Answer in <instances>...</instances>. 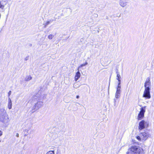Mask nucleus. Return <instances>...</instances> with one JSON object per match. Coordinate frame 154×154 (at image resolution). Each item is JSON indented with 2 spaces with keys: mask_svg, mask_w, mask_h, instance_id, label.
I'll list each match as a JSON object with an SVG mask.
<instances>
[{
  "mask_svg": "<svg viewBox=\"0 0 154 154\" xmlns=\"http://www.w3.org/2000/svg\"><path fill=\"white\" fill-rule=\"evenodd\" d=\"M81 74L79 72V70H78V72L76 73L75 77V80L76 81L80 77Z\"/></svg>",
  "mask_w": 154,
  "mask_h": 154,
  "instance_id": "7",
  "label": "nucleus"
},
{
  "mask_svg": "<svg viewBox=\"0 0 154 154\" xmlns=\"http://www.w3.org/2000/svg\"><path fill=\"white\" fill-rule=\"evenodd\" d=\"M137 139H138V140H142V139H141V137L140 136H138L137 137Z\"/></svg>",
  "mask_w": 154,
  "mask_h": 154,
  "instance_id": "18",
  "label": "nucleus"
},
{
  "mask_svg": "<svg viewBox=\"0 0 154 154\" xmlns=\"http://www.w3.org/2000/svg\"><path fill=\"white\" fill-rule=\"evenodd\" d=\"M120 92H119L118 91H116L115 94V97L116 99L119 98L120 96Z\"/></svg>",
  "mask_w": 154,
  "mask_h": 154,
  "instance_id": "11",
  "label": "nucleus"
},
{
  "mask_svg": "<svg viewBox=\"0 0 154 154\" xmlns=\"http://www.w3.org/2000/svg\"><path fill=\"white\" fill-rule=\"evenodd\" d=\"M141 149L137 146H132L128 149V152L131 153L132 152L139 153L141 152Z\"/></svg>",
  "mask_w": 154,
  "mask_h": 154,
  "instance_id": "4",
  "label": "nucleus"
},
{
  "mask_svg": "<svg viewBox=\"0 0 154 154\" xmlns=\"http://www.w3.org/2000/svg\"><path fill=\"white\" fill-rule=\"evenodd\" d=\"M12 103L11 100L10 98H8V107L9 109H10L12 108Z\"/></svg>",
  "mask_w": 154,
  "mask_h": 154,
  "instance_id": "8",
  "label": "nucleus"
},
{
  "mask_svg": "<svg viewBox=\"0 0 154 154\" xmlns=\"http://www.w3.org/2000/svg\"><path fill=\"white\" fill-rule=\"evenodd\" d=\"M11 91H9V92L8 93V95L9 96L11 95Z\"/></svg>",
  "mask_w": 154,
  "mask_h": 154,
  "instance_id": "20",
  "label": "nucleus"
},
{
  "mask_svg": "<svg viewBox=\"0 0 154 154\" xmlns=\"http://www.w3.org/2000/svg\"><path fill=\"white\" fill-rule=\"evenodd\" d=\"M81 85L78 83L74 84L73 85L74 88H77L80 86Z\"/></svg>",
  "mask_w": 154,
  "mask_h": 154,
  "instance_id": "14",
  "label": "nucleus"
},
{
  "mask_svg": "<svg viewBox=\"0 0 154 154\" xmlns=\"http://www.w3.org/2000/svg\"><path fill=\"white\" fill-rule=\"evenodd\" d=\"M116 73L117 77V79L118 80L119 82L120 81V79L121 78V76L119 74V72H116Z\"/></svg>",
  "mask_w": 154,
  "mask_h": 154,
  "instance_id": "13",
  "label": "nucleus"
},
{
  "mask_svg": "<svg viewBox=\"0 0 154 154\" xmlns=\"http://www.w3.org/2000/svg\"><path fill=\"white\" fill-rule=\"evenodd\" d=\"M151 86L150 79L148 78L146 80L145 84V90L143 94V97H146L147 99H149L151 97L149 90Z\"/></svg>",
  "mask_w": 154,
  "mask_h": 154,
  "instance_id": "1",
  "label": "nucleus"
},
{
  "mask_svg": "<svg viewBox=\"0 0 154 154\" xmlns=\"http://www.w3.org/2000/svg\"><path fill=\"white\" fill-rule=\"evenodd\" d=\"M87 64L88 63L87 62H86L85 63L79 66L78 67L77 69V70L79 71L80 68L86 65H87Z\"/></svg>",
  "mask_w": 154,
  "mask_h": 154,
  "instance_id": "12",
  "label": "nucleus"
},
{
  "mask_svg": "<svg viewBox=\"0 0 154 154\" xmlns=\"http://www.w3.org/2000/svg\"><path fill=\"white\" fill-rule=\"evenodd\" d=\"M129 2V0H120L119 4L122 7L124 8L126 7Z\"/></svg>",
  "mask_w": 154,
  "mask_h": 154,
  "instance_id": "5",
  "label": "nucleus"
},
{
  "mask_svg": "<svg viewBox=\"0 0 154 154\" xmlns=\"http://www.w3.org/2000/svg\"><path fill=\"white\" fill-rule=\"evenodd\" d=\"M32 79V77L30 75H28L26 76L25 78V80L26 81H29Z\"/></svg>",
  "mask_w": 154,
  "mask_h": 154,
  "instance_id": "10",
  "label": "nucleus"
},
{
  "mask_svg": "<svg viewBox=\"0 0 154 154\" xmlns=\"http://www.w3.org/2000/svg\"><path fill=\"white\" fill-rule=\"evenodd\" d=\"M53 21H54L53 20H50L48 21L44 22L43 24L44 27H46L48 25L50 24V23L52 22Z\"/></svg>",
  "mask_w": 154,
  "mask_h": 154,
  "instance_id": "9",
  "label": "nucleus"
},
{
  "mask_svg": "<svg viewBox=\"0 0 154 154\" xmlns=\"http://www.w3.org/2000/svg\"><path fill=\"white\" fill-rule=\"evenodd\" d=\"M146 106L142 107L140 109V111L137 116V119L139 120L142 119L144 117V114L146 112Z\"/></svg>",
  "mask_w": 154,
  "mask_h": 154,
  "instance_id": "3",
  "label": "nucleus"
},
{
  "mask_svg": "<svg viewBox=\"0 0 154 154\" xmlns=\"http://www.w3.org/2000/svg\"><path fill=\"white\" fill-rule=\"evenodd\" d=\"M46 154H54V151H50L47 152Z\"/></svg>",
  "mask_w": 154,
  "mask_h": 154,
  "instance_id": "17",
  "label": "nucleus"
},
{
  "mask_svg": "<svg viewBox=\"0 0 154 154\" xmlns=\"http://www.w3.org/2000/svg\"><path fill=\"white\" fill-rule=\"evenodd\" d=\"M1 2H0V8L1 7Z\"/></svg>",
  "mask_w": 154,
  "mask_h": 154,
  "instance_id": "24",
  "label": "nucleus"
},
{
  "mask_svg": "<svg viewBox=\"0 0 154 154\" xmlns=\"http://www.w3.org/2000/svg\"><path fill=\"white\" fill-rule=\"evenodd\" d=\"M38 103H37L36 104V106H35V107H36V109H38Z\"/></svg>",
  "mask_w": 154,
  "mask_h": 154,
  "instance_id": "21",
  "label": "nucleus"
},
{
  "mask_svg": "<svg viewBox=\"0 0 154 154\" xmlns=\"http://www.w3.org/2000/svg\"><path fill=\"white\" fill-rule=\"evenodd\" d=\"M140 135L142 140H145L147 139L149 137L148 134V133L146 132L141 133Z\"/></svg>",
  "mask_w": 154,
  "mask_h": 154,
  "instance_id": "6",
  "label": "nucleus"
},
{
  "mask_svg": "<svg viewBox=\"0 0 154 154\" xmlns=\"http://www.w3.org/2000/svg\"><path fill=\"white\" fill-rule=\"evenodd\" d=\"M54 35L52 34H50L48 36V38L50 39H51L54 37Z\"/></svg>",
  "mask_w": 154,
  "mask_h": 154,
  "instance_id": "16",
  "label": "nucleus"
},
{
  "mask_svg": "<svg viewBox=\"0 0 154 154\" xmlns=\"http://www.w3.org/2000/svg\"><path fill=\"white\" fill-rule=\"evenodd\" d=\"M2 135V132L1 131H0V137Z\"/></svg>",
  "mask_w": 154,
  "mask_h": 154,
  "instance_id": "22",
  "label": "nucleus"
},
{
  "mask_svg": "<svg viewBox=\"0 0 154 154\" xmlns=\"http://www.w3.org/2000/svg\"><path fill=\"white\" fill-rule=\"evenodd\" d=\"M79 97V96H76V98H78Z\"/></svg>",
  "mask_w": 154,
  "mask_h": 154,
  "instance_id": "23",
  "label": "nucleus"
},
{
  "mask_svg": "<svg viewBox=\"0 0 154 154\" xmlns=\"http://www.w3.org/2000/svg\"><path fill=\"white\" fill-rule=\"evenodd\" d=\"M17 137H18V134H17Z\"/></svg>",
  "mask_w": 154,
  "mask_h": 154,
  "instance_id": "25",
  "label": "nucleus"
},
{
  "mask_svg": "<svg viewBox=\"0 0 154 154\" xmlns=\"http://www.w3.org/2000/svg\"><path fill=\"white\" fill-rule=\"evenodd\" d=\"M139 129L142 130L147 128L149 125V122L146 120H142L139 123Z\"/></svg>",
  "mask_w": 154,
  "mask_h": 154,
  "instance_id": "2",
  "label": "nucleus"
},
{
  "mask_svg": "<svg viewBox=\"0 0 154 154\" xmlns=\"http://www.w3.org/2000/svg\"><path fill=\"white\" fill-rule=\"evenodd\" d=\"M120 84V82H119L118 84V87L117 88L116 91H118L119 92H121V91H120L121 87L119 85Z\"/></svg>",
  "mask_w": 154,
  "mask_h": 154,
  "instance_id": "15",
  "label": "nucleus"
},
{
  "mask_svg": "<svg viewBox=\"0 0 154 154\" xmlns=\"http://www.w3.org/2000/svg\"><path fill=\"white\" fill-rule=\"evenodd\" d=\"M29 58V56H27L25 58L24 60H25L26 61L27 60H28V59Z\"/></svg>",
  "mask_w": 154,
  "mask_h": 154,
  "instance_id": "19",
  "label": "nucleus"
}]
</instances>
